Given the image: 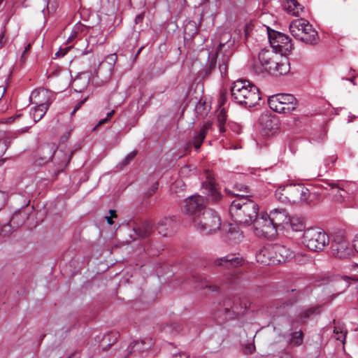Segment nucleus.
<instances>
[{
    "label": "nucleus",
    "mask_w": 358,
    "mask_h": 358,
    "mask_svg": "<svg viewBox=\"0 0 358 358\" xmlns=\"http://www.w3.org/2000/svg\"><path fill=\"white\" fill-rule=\"evenodd\" d=\"M51 157L53 161L57 164L56 173H59L62 171L69 162L71 154L66 153L62 150H54L52 147L50 150L49 156H45L41 158L42 162H38V165H41L43 163H46Z\"/></svg>",
    "instance_id": "obj_14"
},
{
    "label": "nucleus",
    "mask_w": 358,
    "mask_h": 358,
    "mask_svg": "<svg viewBox=\"0 0 358 358\" xmlns=\"http://www.w3.org/2000/svg\"><path fill=\"white\" fill-rule=\"evenodd\" d=\"M341 280L345 282V287L349 286V280L358 281V265H352L350 268L349 275L341 276Z\"/></svg>",
    "instance_id": "obj_28"
},
{
    "label": "nucleus",
    "mask_w": 358,
    "mask_h": 358,
    "mask_svg": "<svg viewBox=\"0 0 358 358\" xmlns=\"http://www.w3.org/2000/svg\"><path fill=\"white\" fill-rule=\"evenodd\" d=\"M243 258L235 257L234 255H228L225 257L215 260V264L217 266H225L227 267H237L243 265Z\"/></svg>",
    "instance_id": "obj_23"
},
{
    "label": "nucleus",
    "mask_w": 358,
    "mask_h": 358,
    "mask_svg": "<svg viewBox=\"0 0 358 358\" xmlns=\"http://www.w3.org/2000/svg\"><path fill=\"white\" fill-rule=\"evenodd\" d=\"M258 205L246 196L238 198L232 201L229 212L234 221L245 224L255 222L258 220Z\"/></svg>",
    "instance_id": "obj_4"
},
{
    "label": "nucleus",
    "mask_w": 358,
    "mask_h": 358,
    "mask_svg": "<svg viewBox=\"0 0 358 358\" xmlns=\"http://www.w3.org/2000/svg\"><path fill=\"white\" fill-rule=\"evenodd\" d=\"M248 187L243 184H237L234 187V190H229L226 189V192L228 194H231L238 198H241L242 196H245V195L242 193L247 192Z\"/></svg>",
    "instance_id": "obj_30"
},
{
    "label": "nucleus",
    "mask_w": 358,
    "mask_h": 358,
    "mask_svg": "<svg viewBox=\"0 0 358 358\" xmlns=\"http://www.w3.org/2000/svg\"><path fill=\"white\" fill-rule=\"evenodd\" d=\"M114 113H115V110H113L110 112L108 113L107 115H106V117L104 118V119L101 120L99 122L98 124L96 127H94V129H96L99 126H100V125L107 122L111 118V117L113 116V115Z\"/></svg>",
    "instance_id": "obj_39"
},
{
    "label": "nucleus",
    "mask_w": 358,
    "mask_h": 358,
    "mask_svg": "<svg viewBox=\"0 0 358 358\" xmlns=\"http://www.w3.org/2000/svg\"><path fill=\"white\" fill-rule=\"evenodd\" d=\"M251 68L258 75L268 73L280 76L289 71V63L287 57L275 52L274 50L264 48L253 59Z\"/></svg>",
    "instance_id": "obj_1"
},
{
    "label": "nucleus",
    "mask_w": 358,
    "mask_h": 358,
    "mask_svg": "<svg viewBox=\"0 0 358 358\" xmlns=\"http://www.w3.org/2000/svg\"><path fill=\"white\" fill-rule=\"evenodd\" d=\"M337 160V156L336 155H332L331 156H329L327 158L324 160V165L327 167H330L331 166H333L334 163Z\"/></svg>",
    "instance_id": "obj_38"
},
{
    "label": "nucleus",
    "mask_w": 358,
    "mask_h": 358,
    "mask_svg": "<svg viewBox=\"0 0 358 358\" xmlns=\"http://www.w3.org/2000/svg\"><path fill=\"white\" fill-rule=\"evenodd\" d=\"M243 310L238 299H228L224 301L220 313L224 315V320H231L243 313Z\"/></svg>",
    "instance_id": "obj_17"
},
{
    "label": "nucleus",
    "mask_w": 358,
    "mask_h": 358,
    "mask_svg": "<svg viewBox=\"0 0 358 358\" xmlns=\"http://www.w3.org/2000/svg\"><path fill=\"white\" fill-rule=\"evenodd\" d=\"M289 223L292 230L295 231H301L305 228L303 221L298 218L289 219Z\"/></svg>",
    "instance_id": "obj_35"
},
{
    "label": "nucleus",
    "mask_w": 358,
    "mask_h": 358,
    "mask_svg": "<svg viewBox=\"0 0 358 358\" xmlns=\"http://www.w3.org/2000/svg\"><path fill=\"white\" fill-rule=\"evenodd\" d=\"M273 245L264 247L256 255L257 262L264 265L274 264Z\"/></svg>",
    "instance_id": "obj_22"
},
{
    "label": "nucleus",
    "mask_w": 358,
    "mask_h": 358,
    "mask_svg": "<svg viewBox=\"0 0 358 358\" xmlns=\"http://www.w3.org/2000/svg\"><path fill=\"white\" fill-rule=\"evenodd\" d=\"M192 220L196 229L205 235L216 231L221 224L220 217L211 209H204Z\"/></svg>",
    "instance_id": "obj_8"
},
{
    "label": "nucleus",
    "mask_w": 358,
    "mask_h": 358,
    "mask_svg": "<svg viewBox=\"0 0 358 358\" xmlns=\"http://www.w3.org/2000/svg\"><path fill=\"white\" fill-rule=\"evenodd\" d=\"M346 331L343 326H336L334 329V338L344 343L345 340Z\"/></svg>",
    "instance_id": "obj_32"
},
{
    "label": "nucleus",
    "mask_w": 358,
    "mask_h": 358,
    "mask_svg": "<svg viewBox=\"0 0 358 358\" xmlns=\"http://www.w3.org/2000/svg\"><path fill=\"white\" fill-rule=\"evenodd\" d=\"M269 107L279 113H289L296 108V99L289 94H278L268 99Z\"/></svg>",
    "instance_id": "obj_10"
},
{
    "label": "nucleus",
    "mask_w": 358,
    "mask_h": 358,
    "mask_svg": "<svg viewBox=\"0 0 358 358\" xmlns=\"http://www.w3.org/2000/svg\"><path fill=\"white\" fill-rule=\"evenodd\" d=\"M106 218L107 222H108V223L109 224H113V221L112 220V218H113V217H110V216H109V217L106 216Z\"/></svg>",
    "instance_id": "obj_51"
},
{
    "label": "nucleus",
    "mask_w": 358,
    "mask_h": 358,
    "mask_svg": "<svg viewBox=\"0 0 358 358\" xmlns=\"http://www.w3.org/2000/svg\"><path fill=\"white\" fill-rule=\"evenodd\" d=\"M331 194L334 200L338 203L349 201L350 199V193L344 187H340L337 183H331Z\"/></svg>",
    "instance_id": "obj_21"
},
{
    "label": "nucleus",
    "mask_w": 358,
    "mask_h": 358,
    "mask_svg": "<svg viewBox=\"0 0 358 358\" xmlns=\"http://www.w3.org/2000/svg\"><path fill=\"white\" fill-rule=\"evenodd\" d=\"M188 169V167L187 166H184L183 168H182L181 169V173H183L184 171H185L186 170Z\"/></svg>",
    "instance_id": "obj_54"
},
{
    "label": "nucleus",
    "mask_w": 358,
    "mask_h": 358,
    "mask_svg": "<svg viewBox=\"0 0 358 358\" xmlns=\"http://www.w3.org/2000/svg\"><path fill=\"white\" fill-rule=\"evenodd\" d=\"M259 125L264 131H271L278 128L279 122L277 117L269 113H263L259 119Z\"/></svg>",
    "instance_id": "obj_20"
},
{
    "label": "nucleus",
    "mask_w": 358,
    "mask_h": 358,
    "mask_svg": "<svg viewBox=\"0 0 358 358\" xmlns=\"http://www.w3.org/2000/svg\"><path fill=\"white\" fill-rule=\"evenodd\" d=\"M268 39L271 46L270 49L274 50L282 56L289 52L292 49L291 39L282 33L275 31L268 32Z\"/></svg>",
    "instance_id": "obj_12"
},
{
    "label": "nucleus",
    "mask_w": 358,
    "mask_h": 358,
    "mask_svg": "<svg viewBox=\"0 0 358 358\" xmlns=\"http://www.w3.org/2000/svg\"><path fill=\"white\" fill-rule=\"evenodd\" d=\"M86 101V99H83V101H80L77 105L75 107V108L73 109V110L72 111L71 113V115H73L80 108V106L85 103V101Z\"/></svg>",
    "instance_id": "obj_43"
},
{
    "label": "nucleus",
    "mask_w": 358,
    "mask_h": 358,
    "mask_svg": "<svg viewBox=\"0 0 358 358\" xmlns=\"http://www.w3.org/2000/svg\"><path fill=\"white\" fill-rule=\"evenodd\" d=\"M320 313V307H311L303 310L299 315V322L303 323L310 316Z\"/></svg>",
    "instance_id": "obj_29"
},
{
    "label": "nucleus",
    "mask_w": 358,
    "mask_h": 358,
    "mask_svg": "<svg viewBox=\"0 0 358 358\" xmlns=\"http://www.w3.org/2000/svg\"><path fill=\"white\" fill-rule=\"evenodd\" d=\"M332 254L338 258H345L350 255L352 249L349 241L341 234H336L334 236L331 244Z\"/></svg>",
    "instance_id": "obj_15"
},
{
    "label": "nucleus",
    "mask_w": 358,
    "mask_h": 358,
    "mask_svg": "<svg viewBox=\"0 0 358 358\" xmlns=\"http://www.w3.org/2000/svg\"><path fill=\"white\" fill-rule=\"evenodd\" d=\"M352 245L356 252L358 253V235L353 240Z\"/></svg>",
    "instance_id": "obj_44"
},
{
    "label": "nucleus",
    "mask_w": 358,
    "mask_h": 358,
    "mask_svg": "<svg viewBox=\"0 0 358 358\" xmlns=\"http://www.w3.org/2000/svg\"><path fill=\"white\" fill-rule=\"evenodd\" d=\"M329 243L328 235L320 228H310L303 236V243L310 250H322Z\"/></svg>",
    "instance_id": "obj_9"
},
{
    "label": "nucleus",
    "mask_w": 358,
    "mask_h": 358,
    "mask_svg": "<svg viewBox=\"0 0 358 358\" xmlns=\"http://www.w3.org/2000/svg\"><path fill=\"white\" fill-rule=\"evenodd\" d=\"M289 28L293 37L306 44H315L319 40L317 31L305 19L299 18L293 20Z\"/></svg>",
    "instance_id": "obj_6"
},
{
    "label": "nucleus",
    "mask_w": 358,
    "mask_h": 358,
    "mask_svg": "<svg viewBox=\"0 0 358 358\" xmlns=\"http://www.w3.org/2000/svg\"><path fill=\"white\" fill-rule=\"evenodd\" d=\"M206 189L208 190L211 197L215 201H218L220 198V194L217 190L214 183L212 181H208L206 184Z\"/></svg>",
    "instance_id": "obj_34"
},
{
    "label": "nucleus",
    "mask_w": 358,
    "mask_h": 358,
    "mask_svg": "<svg viewBox=\"0 0 358 358\" xmlns=\"http://www.w3.org/2000/svg\"><path fill=\"white\" fill-rule=\"evenodd\" d=\"M136 154H137L136 151H134V150L129 152L122 160V165L126 166V165L129 164L130 163V162L132 161L134 159V158L136 157Z\"/></svg>",
    "instance_id": "obj_37"
},
{
    "label": "nucleus",
    "mask_w": 358,
    "mask_h": 358,
    "mask_svg": "<svg viewBox=\"0 0 358 358\" xmlns=\"http://www.w3.org/2000/svg\"><path fill=\"white\" fill-rule=\"evenodd\" d=\"M285 8L289 13L296 16L303 11V8L296 0H285Z\"/></svg>",
    "instance_id": "obj_25"
},
{
    "label": "nucleus",
    "mask_w": 358,
    "mask_h": 358,
    "mask_svg": "<svg viewBox=\"0 0 358 358\" xmlns=\"http://www.w3.org/2000/svg\"><path fill=\"white\" fill-rule=\"evenodd\" d=\"M30 47H31V44H30V43L27 44V45L25 46V48H24V52H23V53H22V56H24V55H25V54H26V53L29 50Z\"/></svg>",
    "instance_id": "obj_49"
},
{
    "label": "nucleus",
    "mask_w": 358,
    "mask_h": 358,
    "mask_svg": "<svg viewBox=\"0 0 358 358\" xmlns=\"http://www.w3.org/2000/svg\"><path fill=\"white\" fill-rule=\"evenodd\" d=\"M20 116V115H17V116H15V117H10L8 119V121L13 122L16 118L19 117Z\"/></svg>",
    "instance_id": "obj_52"
},
{
    "label": "nucleus",
    "mask_w": 358,
    "mask_h": 358,
    "mask_svg": "<svg viewBox=\"0 0 358 358\" xmlns=\"http://www.w3.org/2000/svg\"><path fill=\"white\" fill-rule=\"evenodd\" d=\"M172 220L170 217H164L161 219L157 224V231L159 234L166 236L169 229L171 227Z\"/></svg>",
    "instance_id": "obj_26"
},
{
    "label": "nucleus",
    "mask_w": 358,
    "mask_h": 358,
    "mask_svg": "<svg viewBox=\"0 0 358 358\" xmlns=\"http://www.w3.org/2000/svg\"><path fill=\"white\" fill-rule=\"evenodd\" d=\"M6 88L3 86H0V100L3 96V94H5Z\"/></svg>",
    "instance_id": "obj_47"
},
{
    "label": "nucleus",
    "mask_w": 358,
    "mask_h": 358,
    "mask_svg": "<svg viewBox=\"0 0 358 358\" xmlns=\"http://www.w3.org/2000/svg\"><path fill=\"white\" fill-rule=\"evenodd\" d=\"M226 121H227V114L224 109H222L219 114L217 115V127L219 128L220 132L223 133L226 131Z\"/></svg>",
    "instance_id": "obj_31"
},
{
    "label": "nucleus",
    "mask_w": 358,
    "mask_h": 358,
    "mask_svg": "<svg viewBox=\"0 0 358 358\" xmlns=\"http://www.w3.org/2000/svg\"><path fill=\"white\" fill-rule=\"evenodd\" d=\"M289 218L283 209H273L269 214L262 213L256 221L257 234L266 238H274L277 229L284 224L289 223Z\"/></svg>",
    "instance_id": "obj_2"
},
{
    "label": "nucleus",
    "mask_w": 358,
    "mask_h": 358,
    "mask_svg": "<svg viewBox=\"0 0 358 358\" xmlns=\"http://www.w3.org/2000/svg\"><path fill=\"white\" fill-rule=\"evenodd\" d=\"M48 109L45 108L35 106L34 110L31 112L34 122H38L46 113Z\"/></svg>",
    "instance_id": "obj_33"
},
{
    "label": "nucleus",
    "mask_w": 358,
    "mask_h": 358,
    "mask_svg": "<svg viewBox=\"0 0 358 358\" xmlns=\"http://www.w3.org/2000/svg\"><path fill=\"white\" fill-rule=\"evenodd\" d=\"M153 345L151 339H144L141 341H134L129 344L123 343L118 350L117 355L120 358H129L132 355H136L138 352H142L150 349Z\"/></svg>",
    "instance_id": "obj_11"
},
{
    "label": "nucleus",
    "mask_w": 358,
    "mask_h": 358,
    "mask_svg": "<svg viewBox=\"0 0 358 358\" xmlns=\"http://www.w3.org/2000/svg\"><path fill=\"white\" fill-rule=\"evenodd\" d=\"M220 44L215 54L210 56V62L209 64V69H212L215 67L217 62L219 63V70L222 76H225L227 73V62L231 55V52L227 54L223 53V49L226 47L229 48L233 45V42L231 41V35L229 33L224 31L220 36Z\"/></svg>",
    "instance_id": "obj_7"
},
{
    "label": "nucleus",
    "mask_w": 358,
    "mask_h": 358,
    "mask_svg": "<svg viewBox=\"0 0 358 358\" xmlns=\"http://www.w3.org/2000/svg\"><path fill=\"white\" fill-rule=\"evenodd\" d=\"M143 19V13L138 15L135 18V22L136 24H138L142 22Z\"/></svg>",
    "instance_id": "obj_45"
},
{
    "label": "nucleus",
    "mask_w": 358,
    "mask_h": 358,
    "mask_svg": "<svg viewBox=\"0 0 358 358\" xmlns=\"http://www.w3.org/2000/svg\"><path fill=\"white\" fill-rule=\"evenodd\" d=\"M110 217H111L113 218L117 217L116 211L115 210H110Z\"/></svg>",
    "instance_id": "obj_50"
},
{
    "label": "nucleus",
    "mask_w": 358,
    "mask_h": 358,
    "mask_svg": "<svg viewBox=\"0 0 358 358\" xmlns=\"http://www.w3.org/2000/svg\"><path fill=\"white\" fill-rule=\"evenodd\" d=\"M30 99L32 103L36 104V106L48 109L55 99V96L52 92L42 88L33 91Z\"/></svg>",
    "instance_id": "obj_16"
},
{
    "label": "nucleus",
    "mask_w": 358,
    "mask_h": 358,
    "mask_svg": "<svg viewBox=\"0 0 358 358\" xmlns=\"http://www.w3.org/2000/svg\"><path fill=\"white\" fill-rule=\"evenodd\" d=\"M231 96L234 101L245 107H252L261 99L257 87L247 80H238L231 87Z\"/></svg>",
    "instance_id": "obj_5"
},
{
    "label": "nucleus",
    "mask_w": 358,
    "mask_h": 358,
    "mask_svg": "<svg viewBox=\"0 0 358 358\" xmlns=\"http://www.w3.org/2000/svg\"><path fill=\"white\" fill-rule=\"evenodd\" d=\"M275 196L282 203H312L318 198V194L310 192L301 184H289L276 189Z\"/></svg>",
    "instance_id": "obj_3"
},
{
    "label": "nucleus",
    "mask_w": 358,
    "mask_h": 358,
    "mask_svg": "<svg viewBox=\"0 0 358 358\" xmlns=\"http://www.w3.org/2000/svg\"><path fill=\"white\" fill-rule=\"evenodd\" d=\"M5 161H6L5 159H0V166H2L5 163Z\"/></svg>",
    "instance_id": "obj_53"
},
{
    "label": "nucleus",
    "mask_w": 358,
    "mask_h": 358,
    "mask_svg": "<svg viewBox=\"0 0 358 358\" xmlns=\"http://www.w3.org/2000/svg\"><path fill=\"white\" fill-rule=\"evenodd\" d=\"M6 148L3 143L0 142V155L5 152Z\"/></svg>",
    "instance_id": "obj_46"
},
{
    "label": "nucleus",
    "mask_w": 358,
    "mask_h": 358,
    "mask_svg": "<svg viewBox=\"0 0 358 358\" xmlns=\"http://www.w3.org/2000/svg\"><path fill=\"white\" fill-rule=\"evenodd\" d=\"M349 80H350L351 82H353V79L352 78H350Z\"/></svg>",
    "instance_id": "obj_56"
},
{
    "label": "nucleus",
    "mask_w": 358,
    "mask_h": 358,
    "mask_svg": "<svg viewBox=\"0 0 358 358\" xmlns=\"http://www.w3.org/2000/svg\"><path fill=\"white\" fill-rule=\"evenodd\" d=\"M5 35H6V27H3L2 28L1 34L0 35V47L4 46L6 43V39L5 38Z\"/></svg>",
    "instance_id": "obj_41"
},
{
    "label": "nucleus",
    "mask_w": 358,
    "mask_h": 358,
    "mask_svg": "<svg viewBox=\"0 0 358 358\" xmlns=\"http://www.w3.org/2000/svg\"><path fill=\"white\" fill-rule=\"evenodd\" d=\"M172 358H189V355L186 352H178L174 354Z\"/></svg>",
    "instance_id": "obj_42"
},
{
    "label": "nucleus",
    "mask_w": 358,
    "mask_h": 358,
    "mask_svg": "<svg viewBox=\"0 0 358 358\" xmlns=\"http://www.w3.org/2000/svg\"><path fill=\"white\" fill-rule=\"evenodd\" d=\"M150 228L148 227H146L145 232L143 234H140V236L142 237L146 236L147 235H148L150 234Z\"/></svg>",
    "instance_id": "obj_48"
},
{
    "label": "nucleus",
    "mask_w": 358,
    "mask_h": 358,
    "mask_svg": "<svg viewBox=\"0 0 358 358\" xmlns=\"http://www.w3.org/2000/svg\"><path fill=\"white\" fill-rule=\"evenodd\" d=\"M273 255H274V264H280L289 260L294 256V253L289 248L283 245H273Z\"/></svg>",
    "instance_id": "obj_19"
},
{
    "label": "nucleus",
    "mask_w": 358,
    "mask_h": 358,
    "mask_svg": "<svg viewBox=\"0 0 358 358\" xmlns=\"http://www.w3.org/2000/svg\"><path fill=\"white\" fill-rule=\"evenodd\" d=\"M90 76L85 73L82 74L73 81V85L76 91H83L88 85Z\"/></svg>",
    "instance_id": "obj_27"
},
{
    "label": "nucleus",
    "mask_w": 358,
    "mask_h": 358,
    "mask_svg": "<svg viewBox=\"0 0 358 358\" xmlns=\"http://www.w3.org/2000/svg\"><path fill=\"white\" fill-rule=\"evenodd\" d=\"M205 199L199 195H194L185 200V210L194 217L205 208Z\"/></svg>",
    "instance_id": "obj_18"
},
{
    "label": "nucleus",
    "mask_w": 358,
    "mask_h": 358,
    "mask_svg": "<svg viewBox=\"0 0 358 358\" xmlns=\"http://www.w3.org/2000/svg\"><path fill=\"white\" fill-rule=\"evenodd\" d=\"M117 59L116 54H110L100 63L96 73V77L100 80V84L107 83L110 80Z\"/></svg>",
    "instance_id": "obj_13"
},
{
    "label": "nucleus",
    "mask_w": 358,
    "mask_h": 358,
    "mask_svg": "<svg viewBox=\"0 0 358 358\" xmlns=\"http://www.w3.org/2000/svg\"><path fill=\"white\" fill-rule=\"evenodd\" d=\"M303 343L302 331L294 332L292 334L290 343L294 346H299Z\"/></svg>",
    "instance_id": "obj_36"
},
{
    "label": "nucleus",
    "mask_w": 358,
    "mask_h": 358,
    "mask_svg": "<svg viewBox=\"0 0 358 358\" xmlns=\"http://www.w3.org/2000/svg\"><path fill=\"white\" fill-rule=\"evenodd\" d=\"M211 123L207 122L203 124V127L199 130V133L194 137L193 143L196 150L200 148L201 145L205 138L208 129L211 127Z\"/></svg>",
    "instance_id": "obj_24"
},
{
    "label": "nucleus",
    "mask_w": 358,
    "mask_h": 358,
    "mask_svg": "<svg viewBox=\"0 0 358 358\" xmlns=\"http://www.w3.org/2000/svg\"><path fill=\"white\" fill-rule=\"evenodd\" d=\"M7 194L0 191V210L5 206L7 201Z\"/></svg>",
    "instance_id": "obj_40"
},
{
    "label": "nucleus",
    "mask_w": 358,
    "mask_h": 358,
    "mask_svg": "<svg viewBox=\"0 0 358 358\" xmlns=\"http://www.w3.org/2000/svg\"><path fill=\"white\" fill-rule=\"evenodd\" d=\"M201 287V288H203V287H208V285H206L205 286H203V285H202Z\"/></svg>",
    "instance_id": "obj_55"
}]
</instances>
